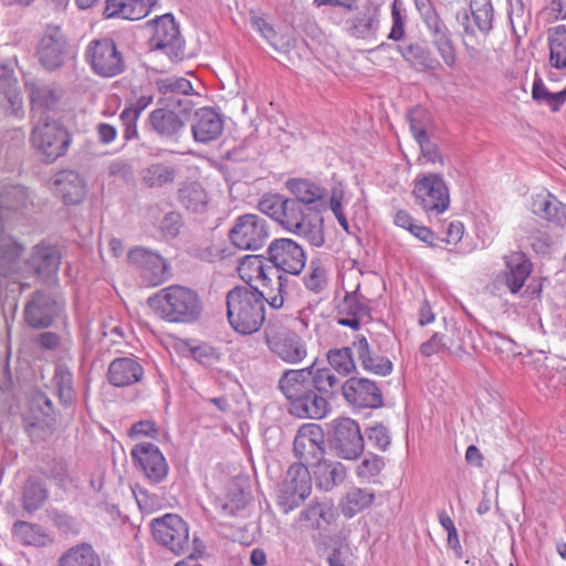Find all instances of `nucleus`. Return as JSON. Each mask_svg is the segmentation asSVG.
I'll list each match as a JSON object with an SVG mask.
<instances>
[{
    "mask_svg": "<svg viewBox=\"0 0 566 566\" xmlns=\"http://www.w3.org/2000/svg\"><path fill=\"white\" fill-rule=\"evenodd\" d=\"M277 388L286 400L290 415L319 420L331 411L329 401L339 391V378L331 368H317L315 360L305 368L285 370Z\"/></svg>",
    "mask_w": 566,
    "mask_h": 566,
    "instance_id": "1",
    "label": "nucleus"
},
{
    "mask_svg": "<svg viewBox=\"0 0 566 566\" xmlns=\"http://www.w3.org/2000/svg\"><path fill=\"white\" fill-rule=\"evenodd\" d=\"M277 294L265 297L264 293L247 283L238 285L227 293V317L230 326L241 335L258 332L265 321V302L272 308L279 310L284 304V285L287 277L276 275Z\"/></svg>",
    "mask_w": 566,
    "mask_h": 566,
    "instance_id": "2",
    "label": "nucleus"
},
{
    "mask_svg": "<svg viewBox=\"0 0 566 566\" xmlns=\"http://www.w3.org/2000/svg\"><path fill=\"white\" fill-rule=\"evenodd\" d=\"M149 307L168 323L192 324L202 313L199 294L182 285H170L148 297Z\"/></svg>",
    "mask_w": 566,
    "mask_h": 566,
    "instance_id": "3",
    "label": "nucleus"
},
{
    "mask_svg": "<svg viewBox=\"0 0 566 566\" xmlns=\"http://www.w3.org/2000/svg\"><path fill=\"white\" fill-rule=\"evenodd\" d=\"M154 539L176 556L188 555L189 558L202 556L205 544L197 536L190 543L189 525L178 514L167 513L150 521Z\"/></svg>",
    "mask_w": 566,
    "mask_h": 566,
    "instance_id": "4",
    "label": "nucleus"
},
{
    "mask_svg": "<svg viewBox=\"0 0 566 566\" xmlns=\"http://www.w3.org/2000/svg\"><path fill=\"white\" fill-rule=\"evenodd\" d=\"M277 222L282 228L303 238L315 248L324 245L325 233L322 217H307L304 212V205L294 198H285Z\"/></svg>",
    "mask_w": 566,
    "mask_h": 566,
    "instance_id": "5",
    "label": "nucleus"
},
{
    "mask_svg": "<svg viewBox=\"0 0 566 566\" xmlns=\"http://www.w3.org/2000/svg\"><path fill=\"white\" fill-rule=\"evenodd\" d=\"M269 350L286 364L296 365L307 356L304 339L280 321L270 319L263 331Z\"/></svg>",
    "mask_w": 566,
    "mask_h": 566,
    "instance_id": "6",
    "label": "nucleus"
},
{
    "mask_svg": "<svg viewBox=\"0 0 566 566\" xmlns=\"http://www.w3.org/2000/svg\"><path fill=\"white\" fill-rule=\"evenodd\" d=\"M30 140L46 163H53L66 154L72 137L59 120L46 116L33 127Z\"/></svg>",
    "mask_w": 566,
    "mask_h": 566,
    "instance_id": "7",
    "label": "nucleus"
},
{
    "mask_svg": "<svg viewBox=\"0 0 566 566\" xmlns=\"http://www.w3.org/2000/svg\"><path fill=\"white\" fill-rule=\"evenodd\" d=\"M312 492V478L304 463L290 465L284 480L279 485L276 504L287 514L300 506Z\"/></svg>",
    "mask_w": 566,
    "mask_h": 566,
    "instance_id": "8",
    "label": "nucleus"
},
{
    "mask_svg": "<svg viewBox=\"0 0 566 566\" xmlns=\"http://www.w3.org/2000/svg\"><path fill=\"white\" fill-rule=\"evenodd\" d=\"M86 60L92 71L105 78L115 77L125 71V61L112 38H97L86 49Z\"/></svg>",
    "mask_w": 566,
    "mask_h": 566,
    "instance_id": "9",
    "label": "nucleus"
},
{
    "mask_svg": "<svg viewBox=\"0 0 566 566\" xmlns=\"http://www.w3.org/2000/svg\"><path fill=\"white\" fill-rule=\"evenodd\" d=\"M329 446L342 459H358L365 447L358 422L350 418L334 419L331 423Z\"/></svg>",
    "mask_w": 566,
    "mask_h": 566,
    "instance_id": "10",
    "label": "nucleus"
},
{
    "mask_svg": "<svg viewBox=\"0 0 566 566\" xmlns=\"http://www.w3.org/2000/svg\"><path fill=\"white\" fill-rule=\"evenodd\" d=\"M412 193L426 213L440 214L449 208V189L441 175L428 174L416 179Z\"/></svg>",
    "mask_w": 566,
    "mask_h": 566,
    "instance_id": "11",
    "label": "nucleus"
},
{
    "mask_svg": "<svg viewBox=\"0 0 566 566\" xmlns=\"http://www.w3.org/2000/svg\"><path fill=\"white\" fill-rule=\"evenodd\" d=\"M268 221L253 213H247L235 219L233 228L229 232L231 242L242 250H258L269 239Z\"/></svg>",
    "mask_w": 566,
    "mask_h": 566,
    "instance_id": "12",
    "label": "nucleus"
},
{
    "mask_svg": "<svg viewBox=\"0 0 566 566\" xmlns=\"http://www.w3.org/2000/svg\"><path fill=\"white\" fill-rule=\"evenodd\" d=\"M266 252L269 261L273 265L272 274H276L279 271H282L286 274L298 275L305 268V251L292 239H274L270 243Z\"/></svg>",
    "mask_w": 566,
    "mask_h": 566,
    "instance_id": "13",
    "label": "nucleus"
},
{
    "mask_svg": "<svg viewBox=\"0 0 566 566\" xmlns=\"http://www.w3.org/2000/svg\"><path fill=\"white\" fill-rule=\"evenodd\" d=\"M129 263L138 271L142 280L149 286H158L170 277V265L157 252L135 248L128 253Z\"/></svg>",
    "mask_w": 566,
    "mask_h": 566,
    "instance_id": "14",
    "label": "nucleus"
},
{
    "mask_svg": "<svg viewBox=\"0 0 566 566\" xmlns=\"http://www.w3.org/2000/svg\"><path fill=\"white\" fill-rule=\"evenodd\" d=\"M130 457L136 469L143 473L148 482L158 484L167 478L169 467L156 444L150 442L137 443L130 450Z\"/></svg>",
    "mask_w": 566,
    "mask_h": 566,
    "instance_id": "15",
    "label": "nucleus"
},
{
    "mask_svg": "<svg viewBox=\"0 0 566 566\" xmlns=\"http://www.w3.org/2000/svg\"><path fill=\"white\" fill-rule=\"evenodd\" d=\"M294 455L304 463L305 467H314L325 454L324 432L319 424H303L294 438Z\"/></svg>",
    "mask_w": 566,
    "mask_h": 566,
    "instance_id": "16",
    "label": "nucleus"
},
{
    "mask_svg": "<svg viewBox=\"0 0 566 566\" xmlns=\"http://www.w3.org/2000/svg\"><path fill=\"white\" fill-rule=\"evenodd\" d=\"M339 390L344 399L355 408L376 409L384 405L380 388L375 381L365 377H350L343 384L339 381Z\"/></svg>",
    "mask_w": 566,
    "mask_h": 566,
    "instance_id": "17",
    "label": "nucleus"
},
{
    "mask_svg": "<svg viewBox=\"0 0 566 566\" xmlns=\"http://www.w3.org/2000/svg\"><path fill=\"white\" fill-rule=\"evenodd\" d=\"M29 94L31 113L44 116L49 113H57L63 108L64 91L55 84L40 81L25 83Z\"/></svg>",
    "mask_w": 566,
    "mask_h": 566,
    "instance_id": "18",
    "label": "nucleus"
},
{
    "mask_svg": "<svg viewBox=\"0 0 566 566\" xmlns=\"http://www.w3.org/2000/svg\"><path fill=\"white\" fill-rule=\"evenodd\" d=\"M61 311L59 302L46 292L36 291L24 306V321L33 328L52 325Z\"/></svg>",
    "mask_w": 566,
    "mask_h": 566,
    "instance_id": "19",
    "label": "nucleus"
},
{
    "mask_svg": "<svg viewBox=\"0 0 566 566\" xmlns=\"http://www.w3.org/2000/svg\"><path fill=\"white\" fill-rule=\"evenodd\" d=\"M504 270L501 279L512 294L522 291L533 272V263L523 251H511L504 256Z\"/></svg>",
    "mask_w": 566,
    "mask_h": 566,
    "instance_id": "20",
    "label": "nucleus"
},
{
    "mask_svg": "<svg viewBox=\"0 0 566 566\" xmlns=\"http://www.w3.org/2000/svg\"><path fill=\"white\" fill-rule=\"evenodd\" d=\"M53 190L65 205H78L86 196L87 186L84 177L78 171L64 169L54 175Z\"/></svg>",
    "mask_w": 566,
    "mask_h": 566,
    "instance_id": "21",
    "label": "nucleus"
},
{
    "mask_svg": "<svg viewBox=\"0 0 566 566\" xmlns=\"http://www.w3.org/2000/svg\"><path fill=\"white\" fill-rule=\"evenodd\" d=\"M150 129L161 139L177 142L186 128L182 117L166 107L151 111L147 118Z\"/></svg>",
    "mask_w": 566,
    "mask_h": 566,
    "instance_id": "22",
    "label": "nucleus"
},
{
    "mask_svg": "<svg viewBox=\"0 0 566 566\" xmlns=\"http://www.w3.org/2000/svg\"><path fill=\"white\" fill-rule=\"evenodd\" d=\"M471 17L467 10L457 14V21L463 27V32L475 34L486 33L492 28L493 8L490 0H471Z\"/></svg>",
    "mask_w": 566,
    "mask_h": 566,
    "instance_id": "23",
    "label": "nucleus"
},
{
    "mask_svg": "<svg viewBox=\"0 0 566 566\" xmlns=\"http://www.w3.org/2000/svg\"><path fill=\"white\" fill-rule=\"evenodd\" d=\"M144 376V368L134 356H124L113 359L107 369V380L114 387H128L139 382Z\"/></svg>",
    "mask_w": 566,
    "mask_h": 566,
    "instance_id": "24",
    "label": "nucleus"
},
{
    "mask_svg": "<svg viewBox=\"0 0 566 566\" xmlns=\"http://www.w3.org/2000/svg\"><path fill=\"white\" fill-rule=\"evenodd\" d=\"M223 132L221 115L210 107L196 111L191 133L193 139L201 144H208L217 139Z\"/></svg>",
    "mask_w": 566,
    "mask_h": 566,
    "instance_id": "25",
    "label": "nucleus"
},
{
    "mask_svg": "<svg viewBox=\"0 0 566 566\" xmlns=\"http://www.w3.org/2000/svg\"><path fill=\"white\" fill-rule=\"evenodd\" d=\"M452 334H458V338H447V335L441 332H434L431 337L423 342L419 352L423 357H431L440 353H451L452 348L457 350H464L467 335H470V331L465 327L459 326L457 323L451 325Z\"/></svg>",
    "mask_w": 566,
    "mask_h": 566,
    "instance_id": "26",
    "label": "nucleus"
},
{
    "mask_svg": "<svg viewBox=\"0 0 566 566\" xmlns=\"http://www.w3.org/2000/svg\"><path fill=\"white\" fill-rule=\"evenodd\" d=\"M353 348L364 370L378 376H388L392 373L394 366L389 358L376 353L365 336H356Z\"/></svg>",
    "mask_w": 566,
    "mask_h": 566,
    "instance_id": "27",
    "label": "nucleus"
},
{
    "mask_svg": "<svg viewBox=\"0 0 566 566\" xmlns=\"http://www.w3.org/2000/svg\"><path fill=\"white\" fill-rule=\"evenodd\" d=\"M286 188L304 206L326 208L328 191L322 185L305 178H290L285 182Z\"/></svg>",
    "mask_w": 566,
    "mask_h": 566,
    "instance_id": "28",
    "label": "nucleus"
},
{
    "mask_svg": "<svg viewBox=\"0 0 566 566\" xmlns=\"http://www.w3.org/2000/svg\"><path fill=\"white\" fill-rule=\"evenodd\" d=\"M150 0H106L104 15L125 20H139L149 12Z\"/></svg>",
    "mask_w": 566,
    "mask_h": 566,
    "instance_id": "29",
    "label": "nucleus"
},
{
    "mask_svg": "<svg viewBox=\"0 0 566 566\" xmlns=\"http://www.w3.org/2000/svg\"><path fill=\"white\" fill-rule=\"evenodd\" d=\"M13 539L23 546L44 547L53 543L49 533L39 524L17 521L11 528Z\"/></svg>",
    "mask_w": 566,
    "mask_h": 566,
    "instance_id": "30",
    "label": "nucleus"
},
{
    "mask_svg": "<svg viewBox=\"0 0 566 566\" xmlns=\"http://www.w3.org/2000/svg\"><path fill=\"white\" fill-rule=\"evenodd\" d=\"M533 212L542 219L558 226L566 223V205L549 192L538 193L533 198Z\"/></svg>",
    "mask_w": 566,
    "mask_h": 566,
    "instance_id": "31",
    "label": "nucleus"
},
{
    "mask_svg": "<svg viewBox=\"0 0 566 566\" xmlns=\"http://www.w3.org/2000/svg\"><path fill=\"white\" fill-rule=\"evenodd\" d=\"M30 427L49 429L55 422V411L52 400L43 391H36L30 400Z\"/></svg>",
    "mask_w": 566,
    "mask_h": 566,
    "instance_id": "32",
    "label": "nucleus"
},
{
    "mask_svg": "<svg viewBox=\"0 0 566 566\" xmlns=\"http://www.w3.org/2000/svg\"><path fill=\"white\" fill-rule=\"evenodd\" d=\"M67 54L65 38H41L38 55L41 64L49 71L59 69Z\"/></svg>",
    "mask_w": 566,
    "mask_h": 566,
    "instance_id": "33",
    "label": "nucleus"
},
{
    "mask_svg": "<svg viewBox=\"0 0 566 566\" xmlns=\"http://www.w3.org/2000/svg\"><path fill=\"white\" fill-rule=\"evenodd\" d=\"M60 261L61 256L55 247L38 244L34 247L30 263L39 276L48 279L57 272Z\"/></svg>",
    "mask_w": 566,
    "mask_h": 566,
    "instance_id": "34",
    "label": "nucleus"
},
{
    "mask_svg": "<svg viewBox=\"0 0 566 566\" xmlns=\"http://www.w3.org/2000/svg\"><path fill=\"white\" fill-rule=\"evenodd\" d=\"M314 475L319 489L331 491L345 480L346 469L338 461L322 459L314 465Z\"/></svg>",
    "mask_w": 566,
    "mask_h": 566,
    "instance_id": "35",
    "label": "nucleus"
},
{
    "mask_svg": "<svg viewBox=\"0 0 566 566\" xmlns=\"http://www.w3.org/2000/svg\"><path fill=\"white\" fill-rule=\"evenodd\" d=\"M178 168L167 163H153L144 168L140 178L144 185L149 188H163L175 181Z\"/></svg>",
    "mask_w": 566,
    "mask_h": 566,
    "instance_id": "36",
    "label": "nucleus"
},
{
    "mask_svg": "<svg viewBox=\"0 0 566 566\" xmlns=\"http://www.w3.org/2000/svg\"><path fill=\"white\" fill-rule=\"evenodd\" d=\"M49 497V491L44 481L38 476H30L25 481L22 492V507L33 514L40 510Z\"/></svg>",
    "mask_w": 566,
    "mask_h": 566,
    "instance_id": "37",
    "label": "nucleus"
},
{
    "mask_svg": "<svg viewBox=\"0 0 566 566\" xmlns=\"http://www.w3.org/2000/svg\"><path fill=\"white\" fill-rule=\"evenodd\" d=\"M57 566H101V559L92 545L81 543L64 552L57 560Z\"/></svg>",
    "mask_w": 566,
    "mask_h": 566,
    "instance_id": "38",
    "label": "nucleus"
},
{
    "mask_svg": "<svg viewBox=\"0 0 566 566\" xmlns=\"http://www.w3.org/2000/svg\"><path fill=\"white\" fill-rule=\"evenodd\" d=\"M375 500V493L368 489L352 488L340 501V511L347 518L369 507Z\"/></svg>",
    "mask_w": 566,
    "mask_h": 566,
    "instance_id": "39",
    "label": "nucleus"
},
{
    "mask_svg": "<svg viewBox=\"0 0 566 566\" xmlns=\"http://www.w3.org/2000/svg\"><path fill=\"white\" fill-rule=\"evenodd\" d=\"M333 520V505L327 501H312L300 514V522L312 530L319 528L322 521L329 524Z\"/></svg>",
    "mask_w": 566,
    "mask_h": 566,
    "instance_id": "40",
    "label": "nucleus"
},
{
    "mask_svg": "<svg viewBox=\"0 0 566 566\" xmlns=\"http://www.w3.org/2000/svg\"><path fill=\"white\" fill-rule=\"evenodd\" d=\"M238 272L243 280H251L253 276L262 281L263 286L271 284L272 266L264 265L261 255H245L239 259Z\"/></svg>",
    "mask_w": 566,
    "mask_h": 566,
    "instance_id": "41",
    "label": "nucleus"
},
{
    "mask_svg": "<svg viewBox=\"0 0 566 566\" xmlns=\"http://www.w3.org/2000/svg\"><path fill=\"white\" fill-rule=\"evenodd\" d=\"M180 205L192 212H202L208 203L207 192L198 182L185 184L178 190Z\"/></svg>",
    "mask_w": 566,
    "mask_h": 566,
    "instance_id": "42",
    "label": "nucleus"
},
{
    "mask_svg": "<svg viewBox=\"0 0 566 566\" xmlns=\"http://www.w3.org/2000/svg\"><path fill=\"white\" fill-rule=\"evenodd\" d=\"M52 384L60 403L71 406L74 400L73 374L65 364L56 365Z\"/></svg>",
    "mask_w": 566,
    "mask_h": 566,
    "instance_id": "43",
    "label": "nucleus"
},
{
    "mask_svg": "<svg viewBox=\"0 0 566 566\" xmlns=\"http://www.w3.org/2000/svg\"><path fill=\"white\" fill-rule=\"evenodd\" d=\"M23 247L12 240L0 245V275L10 276L20 269Z\"/></svg>",
    "mask_w": 566,
    "mask_h": 566,
    "instance_id": "44",
    "label": "nucleus"
},
{
    "mask_svg": "<svg viewBox=\"0 0 566 566\" xmlns=\"http://www.w3.org/2000/svg\"><path fill=\"white\" fill-rule=\"evenodd\" d=\"M338 315L370 317V306L366 297L359 294V285L353 292H347L338 306Z\"/></svg>",
    "mask_w": 566,
    "mask_h": 566,
    "instance_id": "45",
    "label": "nucleus"
},
{
    "mask_svg": "<svg viewBox=\"0 0 566 566\" xmlns=\"http://www.w3.org/2000/svg\"><path fill=\"white\" fill-rule=\"evenodd\" d=\"M154 40L155 38H151L150 48L153 50H163L171 61H182L190 59L196 54L193 50H188L186 48L185 38H169L167 42H155Z\"/></svg>",
    "mask_w": 566,
    "mask_h": 566,
    "instance_id": "46",
    "label": "nucleus"
},
{
    "mask_svg": "<svg viewBox=\"0 0 566 566\" xmlns=\"http://www.w3.org/2000/svg\"><path fill=\"white\" fill-rule=\"evenodd\" d=\"M521 227L526 233L528 244L536 253H548L552 238L547 231L536 228L534 219L526 220Z\"/></svg>",
    "mask_w": 566,
    "mask_h": 566,
    "instance_id": "47",
    "label": "nucleus"
},
{
    "mask_svg": "<svg viewBox=\"0 0 566 566\" xmlns=\"http://www.w3.org/2000/svg\"><path fill=\"white\" fill-rule=\"evenodd\" d=\"M155 85L161 95H191L192 84L182 76H165L155 80Z\"/></svg>",
    "mask_w": 566,
    "mask_h": 566,
    "instance_id": "48",
    "label": "nucleus"
},
{
    "mask_svg": "<svg viewBox=\"0 0 566 566\" xmlns=\"http://www.w3.org/2000/svg\"><path fill=\"white\" fill-rule=\"evenodd\" d=\"M328 364L342 376H347L356 369L350 347L329 349L327 353Z\"/></svg>",
    "mask_w": 566,
    "mask_h": 566,
    "instance_id": "49",
    "label": "nucleus"
},
{
    "mask_svg": "<svg viewBox=\"0 0 566 566\" xmlns=\"http://www.w3.org/2000/svg\"><path fill=\"white\" fill-rule=\"evenodd\" d=\"M379 20L375 9L367 8L359 11L350 22L349 30L355 33H376Z\"/></svg>",
    "mask_w": 566,
    "mask_h": 566,
    "instance_id": "50",
    "label": "nucleus"
},
{
    "mask_svg": "<svg viewBox=\"0 0 566 566\" xmlns=\"http://www.w3.org/2000/svg\"><path fill=\"white\" fill-rule=\"evenodd\" d=\"M399 41L397 50L403 56L405 60L409 61L415 65L427 66L429 61L428 52L419 44L408 43L407 38H392Z\"/></svg>",
    "mask_w": 566,
    "mask_h": 566,
    "instance_id": "51",
    "label": "nucleus"
},
{
    "mask_svg": "<svg viewBox=\"0 0 566 566\" xmlns=\"http://www.w3.org/2000/svg\"><path fill=\"white\" fill-rule=\"evenodd\" d=\"M306 289L315 294H319L327 285L326 270L321 266L318 261L310 262V273L304 277Z\"/></svg>",
    "mask_w": 566,
    "mask_h": 566,
    "instance_id": "52",
    "label": "nucleus"
},
{
    "mask_svg": "<svg viewBox=\"0 0 566 566\" xmlns=\"http://www.w3.org/2000/svg\"><path fill=\"white\" fill-rule=\"evenodd\" d=\"M285 197L281 193H266L258 202L260 212L279 222Z\"/></svg>",
    "mask_w": 566,
    "mask_h": 566,
    "instance_id": "53",
    "label": "nucleus"
},
{
    "mask_svg": "<svg viewBox=\"0 0 566 566\" xmlns=\"http://www.w3.org/2000/svg\"><path fill=\"white\" fill-rule=\"evenodd\" d=\"M385 467L384 459L376 454L367 455L357 467L356 474L360 479L377 476Z\"/></svg>",
    "mask_w": 566,
    "mask_h": 566,
    "instance_id": "54",
    "label": "nucleus"
},
{
    "mask_svg": "<svg viewBox=\"0 0 566 566\" xmlns=\"http://www.w3.org/2000/svg\"><path fill=\"white\" fill-rule=\"evenodd\" d=\"M367 440L378 450L385 451L391 442L388 428L382 423H376L366 428Z\"/></svg>",
    "mask_w": 566,
    "mask_h": 566,
    "instance_id": "55",
    "label": "nucleus"
},
{
    "mask_svg": "<svg viewBox=\"0 0 566 566\" xmlns=\"http://www.w3.org/2000/svg\"><path fill=\"white\" fill-rule=\"evenodd\" d=\"M153 35H180V30L171 13L163 14L151 22Z\"/></svg>",
    "mask_w": 566,
    "mask_h": 566,
    "instance_id": "56",
    "label": "nucleus"
},
{
    "mask_svg": "<svg viewBox=\"0 0 566 566\" xmlns=\"http://www.w3.org/2000/svg\"><path fill=\"white\" fill-rule=\"evenodd\" d=\"M549 62L555 69H566V38H549Z\"/></svg>",
    "mask_w": 566,
    "mask_h": 566,
    "instance_id": "57",
    "label": "nucleus"
},
{
    "mask_svg": "<svg viewBox=\"0 0 566 566\" xmlns=\"http://www.w3.org/2000/svg\"><path fill=\"white\" fill-rule=\"evenodd\" d=\"M52 521L57 530L65 535L76 536L81 532V524L70 514L63 512H54L52 515Z\"/></svg>",
    "mask_w": 566,
    "mask_h": 566,
    "instance_id": "58",
    "label": "nucleus"
},
{
    "mask_svg": "<svg viewBox=\"0 0 566 566\" xmlns=\"http://www.w3.org/2000/svg\"><path fill=\"white\" fill-rule=\"evenodd\" d=\"M392 28L388 35H405L406 9L401 0H394L391 4Z\"/></svg>",
    "mask_w": 566,
    "mask_h": 566,
    "instance_id": "59",
    "label": "nucleus"
},
{
    "mask_svg": "<svg viewBox=\"0 0 566 566\" xmlns=\"http://www.w3.org/2000/svg\"><path fill=\"white\" fill-rule=\"evenodd\" d=\"M137 505L143 513H151L158 506V497L143 488L133 489Z\"/></svg>",
    "mask_w": 566,
    "mask_h": 566,
    "instance_id": "60",
    "label": "nucleus"
},
{
    "mask_svg": "<svg viewBox=\"0 0 566 566\" xmlns=\"http://www.w3.org/2000/svg\"><path fill=\"white\" fill-rule=\"evenodd\" d=\"M265 44L279 55H289L296 46L297 38H263Z\"/></svg>",
    "mask_w": 566,
    "mask_h": 566,
    "instance_id": "61",
    "label": "nucleus"
},
{
    "mask_svg": "<svg viewBox=\"0 0 566 566\" xmlns=\"http://www.w3.org/2000/svg\"><path fill=\"white\" fill-rule=\"evenodd\" d=\"M438 518L440 525L443 527V530L448 533V545L449 547L455 549L460 548V541L457 527L452 521V518L447 514L446 511H440L438 513Z\"/></svg>",
    "mask_w": 566,
    "mask_h": 566,
    "instance_id": "62",
    "label": "nucleus"
},
{
    "mask_svg": "<svg viewBox=\"0 0 566 566\" xmlns=\"http://www.w3.org/2000/svg\"><path fill=\"white\" fill-rule=\"evenodd\" d=\"M181 226V217L178 212H168L164 216L160 221L161 232L170 238H175L179 233Z\"/></svg>",
    "mask_w": 566,
    "mask_h": 566,
    "instance_id": "63",
    "label": "nucleus"
},
{
    "mask_svg": "<svg viewBox=\"0 0 566 566\" xmlns=\"http://www.w3.org/2000/svg\"><path fill=\"white\" fill-rule=\"evenodd\" d=\"M139 116L129 113L128 111H122L119 119L124 126V138L126 142L138 137L137 120Z\"/></svg>",
    "mask_w": 566,
    "mask_h": 566,
    "instance_id": "64",
    "label": "nucleus"
}]
</instances>
